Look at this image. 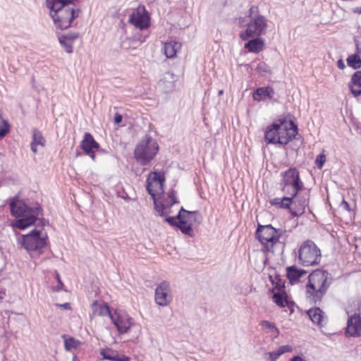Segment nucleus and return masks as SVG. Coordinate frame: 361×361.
<instances>
[{
	"label": "nucleus",
	"mask_w": 361,
	"mask_h": 361,
	"mask_svg": "<svg viewBox=\"0 0 361 361\" xmlns=\"http://www.w3.org/2000/svg\"><path fill=\"white\" fill-rule=\"evenodd\" d=\"M307 314L314 324L319 326H324L326 324L327 318L325 313L319 307L311 308L307 311Z\"/></svg>",
	"instance_id": "nucleus-22"
},
{
	"label": "nucleus",
	"mask_w": 361,
	"mask_h": 361,
	"mask_svg": "<svg viewBox=\"0 0 361 361\" xmlns=\"http://www.w3.org/2000/svg\"><path fill=\"white\" fill-rule=\"evenodd\" d=\"M56 279L58 281V286L55 288V290L56 291H59L61 290H63V287H64V285L63 283V282L61 281V278H60V276H59V274L56 272Z\"/></svg>",
	"instance_id": "nucleus-43"
},
{
	"label": "nucleus",
	"mask_w": 361,
	"mask_h": 361,
	"mask_svg": "<svg viewBox=\"0 0 361 361\" xmlns=\"http://www.w3.org/2000/svg\"><path fill=\"white\" fill-rule=\"evenodd\" d=\"M261 324L263 328L271 330L276 336H278L279 334V330L276 326L274 323L267 320H263Z\"/></svg>",
	"instance_id": "nucleus-37"
},
{
	"label": "nucleus",
	"mask_w": 361,
	"mask_h": 361,
	"mask_svg": "<svg viewBox=\"0 0 361 361\" xmlns=\"http://www.w3.org/2000/svg\"><path fill=\"white\" fill-rule=\"evenodd\" d=\"M61 38L63 39H66L67 41H69L70 42H71L73 44V42L78 38L79 37V35L78 33H68V34H64V35H61Z\"/></svg>",
	"instance_id": "nucleus-41"
},
{
	"label": "nucleus",
	"mask_w": 361,
	"mask_h": 361,
	"mask_svg": "<svg viewBox=\"0 0 361 361\" xmlns=\"http://www.w3.org/2000/svg\"><path fill=\"white\" fill-rule=\"evenodd\" d=\"M281 180L279 183L281 191L288 195L295 197L305 189L303 182L300 177L299 171L295 167H290L281 173Z\"/></svg>",
	"instance_id": "nucleus-7"
},
{
	"label": "nucleus",
	"mask_w": 361,
	"mask_h": 361,
	"mask_svg": "<svg viewBox=\"0 0 361 361\" xmlns=\"http://www.w3.org/2000/svg\"><path fill=\"white\" fill-rule=\"evenodd\" d=\"M178 75L173 73L167 71L159 82V87L165 92L170 93L175 90Z\"/></svg>",
	"instance_id": "nucleus-18"
},
{
	"label": "nucleus",
	"mask_w": 361,
	"mask_h": 361,
	"mask_svg": "<svg viewBox=\"0 0 361 361\" xmlns=\"http://www.w3.org/2000/svg\"><path fill=\"white\" fill-rule=\"evenodd\" d=\"M305 274H307V271L299 269L295 265L286 268V276L291 285L298 282Z\"/></svg>",
	"instance_id": "nucleus-24"
},
{
	"label": "nucleus",
	"mask_w": 361,
	"mask_h": 361,
	"mask_svg": "<svg viewBox=\"0 0 361 361\" xmlns=\"http://www.w3.org/2000/svg\"><path fill=\"white\" fill-rule=\"evenodd\" d=\"M87 155L90 156V158L92 159V160H94L95 159V150H92V153H90V154H86Z\"/></svg>",
	"instance_id": "nucleus-51"
},
{
	"label": "nucleus",
	"mask_w": 361,
	"mask_h": 361,
	"mask_svg": "<svg viewBox=\"0 0 361 361\" xmlns=\"http://www.w3.org/2000/svg\"><path fill=\"white\" fill-rule=\"evenodd\" d=\"M341 206L346 210L349 211L350 210V205L349 204L345 202L344 200H343L342 203H341Z\"/></svg>",
	"instance_id": "nucleus-49"
},
{
	"label": "nucleus",
	"mask_w": 361,
	"mask_h": 361,
	"mask_svg": "<svg viewBox=\"0 0 361 361\" xmlns=\"http://www.w3.org/2000/svg\"><path fill=\"white\" fill-rule=\"evenodd\" d=\"M294 197L288 195L283 197H275L270 200V204L280 209H287L290 211V207L293 203Z\"/></svg>",
	"instance_id": "nucleus-26"
},
{
	"label": "nucleus",
	"mask_w": 361,
	"mask_h": 361,
	"mask_svg": "<svg viewBox=\"0 0 361 361\" xmlns=\"http://www.w3.org/2000/svg\"><path fill=\"white\" fill-rule=\"evenodd\" d=\"M289 361H307L302 355H297L290 359Z\"/></svg>",
	"instance_id": "nucleus-46"
},
{
	"label": "nucleus",
	"mask_w": 361,
	"mask_h": 361,
	"mask_svg": "<svg viewBox=\"0 0 361 361\" xmlns=\"http://www.w3.org/2000/svg\"><path fill=\"white\" fill-rule=\"evenodd\" d=\"M6 290L5 289H0V300H3L6 296Z\"/></svg>",
	"instance_id": "nucleus-50"
},
{
	"label": "nucleus",
	"mask_w": 361,
	"mask_h": 361,
	"mask_svg": "<svg viewBox=\"0 0 361 361\" xmlns=\"http://www.w3.org/2000/svg\"><path fill=\"white\" fill-rule=\"evenodd\" d=\"M244 47L250 53L258 54L263 50L264 47V41L263 39L256 37L247 40Z\"/></svg>",
	"instance_id": "nucleus-25"
},
{
	"label": "nucleus",
	"mask_w": 361,
	"mask_h": 361,
	"mask_svg": "<svg viewBox=\"0 0 361 361\" xmlns=\"http://www.w3.org/2000/svg\"><path fill=\"white\" fill-rule=\"evenodd\" d=\"M79 344L80 341L73 337H69L64 341V348L67 351H71L72 349L78 348Z\"/></svg>",
	"instance_id": "nucleus-33"
},
{
	"label": "nucleus",
	"mask_w": 361,
	"mask_h": 361,
	"mask_svg": "<svg viewBox=\"0 0 361 361\" xmlns=\"http://www.w3.org/2000/svg\"><path fill=\"white\" fill-rule=\"evenodd\" d=\"M347 65L354 70L361 68V57L357 53L350 54L346 59Z\"/></svg>",
	"instance_id": "nucleus-32"
},
{
	"label": "nucleus",
	"mask_w": 361,
	"mask_h": 361,
	"mask_svg": "<svg viewBox=\"0 0 361 361\" xmlns=\"http://www.w3.org/2000/svg\"><path fill=\"white\" fill-rule=\"evenodd\" d=\"M78 0H46L49 16L56 29L63 30L71 27L74 19L79 16L80 8Z\"/></svg>",
	"instance_id": "nucleus-2"
},
{
	"label": "nucleus",
	"mask_w": 361,
	"mask_h": 361,
	"mask_svg": "<svg viewBox=\"0 0 361 361\" xmlns=\"http://www.w3.org/2000/svg\"><path fill=\"white\" fill-rule=\"evenodd\" d=\"M178 214H180V220L184 221L185 224H192L193 222L197 221L198 211H188L181 207Z\"/></svg>",
	"instance_id": "nucleus-30"
},
{
	"label": "nucleus",
	"mask_w": 361,
	"mask_h": 361,
	"mask_svg": "<svg viewBox=\"0 0 361 361\" xmlns=\"http://www.w3.org/2000/svg\"><path fill=\"white\" fill-rule=\"evenodd\" d=\"M121 357L117 352L112 353L111 357H108L107 360L110 361H121Z\"/></svg>",
	"instance_id": "nucleus-44"
},
{
	"label": "nucleus",
	"mask_w": 361,
	"mask_h": 361,
	"mask_svg": "<svg viewBox=\"0 0 361 361\" xmlns=\"http://www.w3.org/2000/svg\"><path fill=\"white\" fill-rule=\"evenodd\" d=\"M309 193H298L293 200V207L290 209L293 217H298L305 213L306 207L309 204Z\"/></svg>",
	"instance_id": "nucleus-15"
},
{
	"label": "nucleus",
	"mask_w": 361,
	"mask_h": 361,
	"mask_svg": "<svg viewBox=\"0 0 361 361\" xmlns=\"http://www.w3.org/2000/svg\"><path fill=\"white\" fill-rule=\"evenodd\" d=\"M58 305L63 307L65 310H71V304L69 302H65V303L60 304Z\"/></svg>",
	"instance_id": "nucleus-48"
},
{
	"label": "nucleus",
	"mask_w": 361,
	"mask_h": 361,
	"mask_svg": "<svg viewBox=\"0 0 361 361\" xmlns=\"http://www.w3.org/2000/svg\"><path fill=\"white\" fill-rule=\"evenodd\" d=\"M333 279L326 270H316L308 276L306 285L307 297L314 304L320 303L331 284Z\"/></svg>",
	"instance_id": "nucleus-4"
},
{
	"label": "nucleus",
	"mask_w": 361,
	"mask_h": 361,
	"mask_svg": "<svg viewBox=\"0 0 361 361\" xmlns=\"http://www.w3.org/2000/svg\"><path fill=\"white\" fill-rule=\"evenodd\" d=\"M159 150L157 141L150 136H145L135 147L134 157L142 166L148 164L156 156Z\"/></svg>",
	"instance_id": "nucleus-8"
},
{
	"label": "nucleus",
	"mask_w": 361,
	"mask_h": 361,
	"mask_svg": "<svg viewBox=\"0 0 361 361\" xmlns=\"http://www.w3.org/2000/svg\"><path fill=\"white\" fill-rule=\"evenodd\" d=\"M273 302L279 307L283 308L287 307L290 313L292 314L294 312V302L288 299V296L286 291L283 292H276L272 295Z\"/></svg>",
	"instance_id": "nucleus-19"
},
{
	"label": "nucleus",
	"mask_w": 361,
	"mask_h": 361,
	"mask_svg": "<svg viewBox=\"0 0 361 361\" xmlns=\"http://www.w3.org/2000/svg\"><path fill=\"white\" fill-rule=\"evenodd\" d=\"M180 43L171 40L164 43L163 49L166 56L169 59H172L176 56L177 52L180 49Z\"/></svg>",
	"instance_id": "nucleus-27"
},
{
	"label": "nucleus",
	"mask_w": 361,
	"mask_h": 361,
	"mask_svg": "<svg viewBox=\"0 0 361 361\" xmlns=\"http://www.w3.org/2000/svg\"><path fill=\"white\" fill-rule=\"evenodd\" d=\"M223 92H224V91H223V90H220V91L219 92V94H223Z\"/></svg>",
	"instance_id": "nucleus-56"
},
{
	"label": "nucleus",
	"mask_w": 361,
	"mask_h": 361,
	"mask_svg": "<svg viewBox=\"0 0 361 361\" xmlns=\"http://www.w3.org/2000/svg\"><path fill=\"white\" fill-rule=\"evenodd\" d=\"M256 70L257 71L258 73H259L260 74H262L263 75H266L267 73H271V68H270V66H268L264 61L259 62L257 64Z\"/></svg>",
	"instance_id": "nucleus-36"
},
{
	"label": "nucleus",
	"mask_w": 361,
	"mask_h": 361,
	"mask_svg": "<svg viewBox=\"0 0 361 361\" xmlns=\"http://www.w3.org/2000/svg\"><path fill=\"white\" fill-rule=\"evenodd\" d=\"M348 87L354 97L361 95V71H357L352 75Z\"/></svg>",
	"instance_id": "nucleus-23"
},
{
	"label": "nucleus",
	"mask_w": 361,
	"mask_h": 361,
	"mask_svg": "<svg viewBox=\"0 0 361 361\" xmlns=\"http://www.w3.org/2000/svg\"><path fill=\"white\" fill-rule=\"evenodd\" d=\"M337 66L339 69H344L345 68V65L344 63V61L342 59H340L337 61Z\"/></svg>",
	"instance_id": "nucleus-47"
},
{
	"label": "nucleus",
	"mask_w": 361,
	"mask_h": 361,
	"mask_svg": "<svg viewBox=\"0 0 361 361\" xmlns=\"http://www.w3.org/2000/svg\"><path fill=\"white\" fill-rule=\"evenodd\" d=\"M275 91L271 86L257 87L252 93V98L255 101L261 102L267 99H271L274 97Z\"/></svg>",
	"instance_id": "nucleus-21"
},
{
	"label": "nucleus",
	"mask_w": 361,
	"mask_h": 361,
	"mask_svg": "<svg viewBox=\"0 0 361 361\" xmlns=\"http://www.w3.org/2000/svg\"><path fill=\"white\" fill-rule=\"evenodd\" d=\"M345 334L353 337L361 336V317L360 314H348Z\"/></svg>",
	"instance_id": "nucleus-17"
},
{
	"label": "nucleus",
	"mask_w": 361,
	"mask_h": 361,
	"mask_svg": "<svg viewBox=\"0 0 361 361\" xmlns=\"http://www.w3.org/2000/svg\"><path fill=\"white\" fill-rule=\"evenodd\" d=\"M152 183L149 182V178L147 180V185L146 188L147 190V192L151 196L153 203H154V208L156 210V212L159 214L160 216H166L169 215V212H166V209L171 208L173 204H178L179 201L176 197V192L174 190H171L169 192V198L170 199V202L164 201L161 202L160 204L158 203L157 199H156V192L152 189Z\"/></svg>",
	"instance_id": "nucleus-11"
},
{
	"label": "nucleus",
	"mask_w": 361,
	"mask_h": 361,
	"mask_svg": "<svg viewBox=\"0 0 361 361\" xmlns=\"http://www.w3.org/2000/svg\"><path fill=\"white\" fill-rule=\"evenodd\" d=\"M128 23L140 30H145L150 25V17L145 6L137 7L128 18Z\"/></svg>",
	"instance_id": "nucleus-12"
},
{
	"label": "nucleus",
	"mask_w": 361,
	"mask_h": 361,
	"mask_svg": "<svg viewBox=\"0 0 361 361\" xmlns=\"http://www.w3.org/2000/svg\"><path fill=\"white\" fill-rule=\"evenodd\" d=\"M292 347L288 345H281L277 350L268 353L269 360L271 361H276L281 355L285 353L291 352Z\"/></svg>",
	"instance_id": "nucleus-31"
},
{
	"label": "nucleus",
	"mask_w": 361,
	"mask_h": 361,
	"mask_svg": "<svg viewBox=\"0 0 361 361\" xmlns=\"http://www.w3.org/2000/svg\"><path fill=\"white\" fill-rule=\"evenodd\" d=\"M170 209H171V208H169V209L168 208V209H165V212H169V214H170Z\"/></svg>",
	"instance_id": "nucleus-55"
},
{
	"label": "nucleus",
	"mask_w": 361,
	"mask_h": 361,
	"mask_svg": "<svg viewBox=\"0 0 361 361\" xmlns=\"http://www.w3.org/2000/svg\"><path fill=\"white\" fill-rule=\"evenodd\" d=\"M244 22H245V20H244V19H243V18H240L239 19V24H240V27H243V23Z\"/></svg>",
	"instance_id": "nucleus-53"
},
{
	"label": "nucleus",
	"mask_w": 361,
	"mask_h": 361,
	"mask_svg": "<svg viewBox=\"0 0 361 361\" xmlns=\"http://www.w3.org/2000/svg\"><path fill=\"white\" fill-rule=\"evenodd\" d=\"M80 147L85 154H90L92 153V150H97L99 148V144L91 133H85L80 142Z\"/></svg>",
	"instance_id": "nucleus-20"
},
{
	"label": "nucleus",
	"mask_w": 361,
	"mask_h": 361,
	"mask_svg": "<svg viewBox=\"0 0 361 361\" xmlns=\"http://www.w3.org/2000/svg\"><path fill=\"white\" fill-rule=\"evenodd\" d=\"M298 130V126L293 121L279 118L266 128L264 139L267 144L286 145L295 138Z\"/></svg>",
	"instance_id": "nucleus-3"
},
{
	"label": "nucleus",
	"mask_w": 361,
	"mask_h": 361,
	"mask_svg": "<svg viewBox=\"0 0 361 361\" xmlns=\"http://www.w3.org/2000/svg\"><path fill=\"white\" fill-rule=\"evenodd\" d=\"M271 281L274 284V289H276L277 292L285 291V281L281 279L279 276H276L274 280H271Z\"/></svg>",
	"instance_id": "nucleus-35"
},
{
	"label": "nucleus",
	"mask_w": 361,
	"mask_h": 361,
	"mask_svg": "<svg viewBox=\"0 0 361 361\" xmlns=\"http://www.w3.org/2000/svg\"><path fill=\"white\" fill-rule=\"evenodd\" d=\"M152 181L155 183V192L163 194L164 192V185L166 180L164 173L161 171H154L152 173Z\"/></svg>",
	"instance_id": "nucleus-29"
},
{
	"label": "nucleus",
	"mask_w": 361,
	"mask_h": 361,
	"mask_svg": "<svg viewBox=\"0 0 361 361\" xmlns=\"http://www.w3.org/2000/svg\"><path fill=\"white\" fill-rule=\"evenodd\" d=\"M8 205L11 214L16 218L11 222L13 228L25 230L35 225L38 219L42 227L49 224L48 220L39 218L43 216V209L38 202L27 204L20 200L18 196H15L10 200Z\"/></svg>",
	"instance_id": "nucleus-1"
},
{
	"label": "nucleus",
	"mask_w": 361,
	"mask_h": 361,
	"mask_svg": "<svg viewBox=\"0 0 361 361\" xmlns=\"http://www.w3.org/2000/svg\"><path fill=\"white\" fill-rule=\"evenodd\" d=\"M326 161V155L324 152L318 154L315 159V165L318 169H322Z\"/></svg>",
	"instance_id": "nucleus-39"
},
{
	"label": "nucleus",
	"mask_w": 361,
	"mask_h": 361,
	"mask_svg": "<svg viewBox=\"0 0 361 361\" xmlns=\"http://www.w3.org/2000/svg\"><path fill=\"white\" fill-rule=\"evenodd\" d=\"M59 41L60 44L64 47L65 51L68 53L71 54L73 51V44L70 42L69 41H67L66 39H63L61 38V36L59 37Z\"/></svg>",
	"instance_id": "nucleus-38"
},
{
	"label": "nucleus",
	"mask_w": 361,
	"mask_h": 361,
	"mask_svg": "<svg viewBox=\"0 0 361 361\" xmlns=\"http://www.w3.org/2000/svg\"><path fill=\"white\" fill-rule=\"evenodd\" d=\"M110 319L120 334L128 332L132 326V318L126 312L115 310Z\"/></svg>",
	"instance_id": "nucleus-13"
},
{
	"label": "nucleus",
	"mask_w": 361,
	"mask_h": 361,
	"mask_svg": "<svg viewBox=\"0 0 361 361\" xmlns=\"http://www.w3.org/2000/svg\"><path fill=\"white\" fill-rule=\"evenodd\" d=\"M20 244L28 252H38L42 253L48 243V237L42 236V231L36 228L32 229L29 233L22 235Z\"/></svg>",
	"instance_id": "nucleus-10"
},
{
	"label": "nucleus",
	"mask_w": 361,
	"mask_h": 361,
	"mask_svg": "<svg viewBox=\"0 0 361 361\" xmlns=\"http://www.w3.org/2000/svg\"><path fill=\"white\" fill-rule=\"evenodd\" d=\"M249 22L246 24V29L239 34L240 38L243 40L253 37H259L264 34L267 27V19L259 13L257 6H252L249 10Z\"/></svg>",
	"instance_id": "nucleus-5"
},
{
	"label": "nucleus",
	"mask_w": 361,
	"mask_h": 361,
	"mask_svg": "<svg viewBox=\"0 0 361 361\" xmlns=\"http://www.w3.org/2000/svg\"><path fill=\"white\" fill-rule=\"evenodd\" d=\"M286 233L281 228H275L271 224L261 225L258 224L255 231V237L263 245V251L274 252V247L280 242V238Z\"/></svg>",
	"instance_id": "nucleus-6"
},
{
	"label": "nucleus",
	"mask_w": 361,
	"mask_h": 361,
	"mask_svg": "<svg viewBox=\"0 0 361 361\" xmlns=\"http://www.w3.org/2000/svg\"><path fill=\"white\" fill-rule=\"evenodd\" d=\"M321 259L319 248L311 240L302 243L298 250L299 263L304 267L317 265Z\"/></svg>",
	"instance_id": "nucleus-9"
},
{
	"label": "nucleus",
	"mask_w": 361,
	"mask_h": 361,
	"mask_svg": "<svg viewBox=\"0 0 361 361\" xmlns=\"http://www.w3.org/2000/svg\"><path fill=\"white\" fill-rule=\"evenodd\" d=\"M356 50H357V53L358 54V52L360 51V48H359V45L357 43H356Z\"/></svg>",
	"instance_id": "nucleus-54"
},
{
	"label": "nucleus",
	"mask_w": 361,
	"mask_h": 361,
	"mask_svg": "<svg viewBox=\"0 0 361 361\" xmlns=\"http://www.w3.org/2000/svg\"><path fill=\"white\" fill-rule=\"evenodd\" d=\"M96 312L99 316H109L110 317V315H113L114 311L111 310L107 303H104L98 307Z\"/></svg>",
	"instance_id": "nucleus-34"
},
{
	"label": "nucleus",
	"mask_w": 361,
	"mask_h": 361,
	"mask_svg": "<svg viewBox=\"0 0 361 361\" xmlns=\"http://www.w3.org/2000/svg\"><path fill=\"white\" fill-rule=\"evenodd\" d=\"M112 353H114V351H111L110 350H104V349H102L100 350V355L102 356V357L104 359V360H107V357H111L112 355Z\"/></svg>",
	"instance_id": "nucleus-42"
},
{
	"label": "nucleus",
	"mask_w": 361,
	"mask_h": 361,
	"mask_svg": "<svg viewBox=\"0 0 361 361\" xmlns=\"http://www.w3.org/2000/svg\"><path fill=\"white\" fill-rule=\"evenodd\" d=\"M123 120V116L121 114L116 113L114 116V123L116 124H119L121 123Z\"/></svg>",
	"instance_id": "nucleus-45"
},
{
	"label": "nucleus",
	"mask_w": 361,
	"mask_h": 361,
	"mask_svg": "<svg viewBox=\"0 0 361 361\" xmlns=\"http://www.w3.org/2000/svg\"><path fill=\"white\" fill-rule=\"evenodd\" d=\"M353 13H361V7H355L353 9Z\"/></svg>",
	"instance_id": "nucleus-52"
},
{
	"label": "nucleus",
	"mask_w": 361,
	"mask_h": 361,
	"mask_svg": "<svg viewBox=\"0 0 361 361\" xmlns=\"http://www.w3.org/2000/svg\"><path fill=\"white\" fill-rule=\"evenodd\" d=\"M180 214H177L173 216H166L164 221L170 226L177 228L184 235L192 237L194 235L192 224H185L184 221L180 220Z\"/></svg>",
	"instance_id": "nucleus-16"
},
{
	"label": "nucleus",
	"mask_w": 361,
	"mask_h": 361,
	"mask_svg": "<svg viewBox=\"0 0 361 361\" xmlns=\"http://www.w3.org/2000/svg\"><path fill=\"white\" fill-rule=\"evenodd\" d=\"M170 283L164 281L158 284L155 289V302L159 306L168 305L171 300Z\"/></svg>",
	"instance_id": "nucleus-14"
},
{
	"label": "nucleus",
	"mask_w": 361,
	"mask_h": 361,
	"mask_svg": "<svg viewBox=\"0 0 361 361\" xmlns=\"http://www.w3.org/2000/svg\"><path fill=\"white\" fill-rule=\"evenodd\" d=\"M46 140L42 135V133L37 129L35 128L32 131V140L30 144L31 150L36 153L37 152L38 146L42 147H44Z\"/></svg>",
	"instance_id": "nucleus-28"
},
{
	"label": "nucleus",
	"mask_w": 361,
	"mask_h": 361,
	"mask_svg": "<svg viewBox=\"0 0 361 361\" xmlns=\"http://www.w3.org/2000/svg\"><path fill=\"white\" fill-rule=\"evenodd\" d=\"M10 131V125L8 121L3 120V125L0 126V139L4 137Z\"/></svg>",
	"instance_id": "nucleus-40"
}]
</instances>
